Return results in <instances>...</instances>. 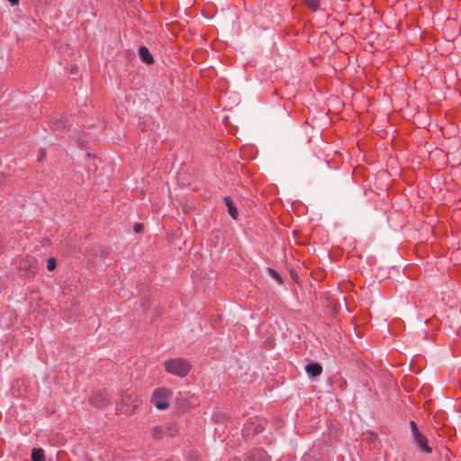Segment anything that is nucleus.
Wrapping results in <instances>:
<instances>
[{
	"instance_id": "f257e3e1",
	"label": "nucleus",
	"mask_w": 461,
	"mask_h": 461,
	"mask_svg": "<svg viewBox=\"0 0 461 461\" xmlns=\"http://www.w3.org/2000/svg\"><path fill=\"white\" fill-rule=\"evenodd\" d=\"M163 366L168 374L181 378L185 377L192 367L190 362L183 357L170 358L163 363Z\"/></svg>"
},
{
	"instance_id": "f03ea898",
	"label": "nucleus",
	"mask_w": 461,
	"mask_h": 461,
	"mask_svg": "<svg viewBox=\"0 0 461 461\" xmlns=\"http://www.w3.org/2000/svg\"><path fill=\"white\" fill-rule=\"evenodd\" d=\"M141 400L137 393L131 390L123 391L121 394V403L117 405V409L126 415H131L140 406Z\"/></svg>"
},
{
	"instance_id": "7ed1b4c3",
	"label": "nucleus",
	"mask_w": 461,
	"mask_h": 461,
	"mask_svg": "<svg viewBox=\"0 0 461 461\" xmlns=\"http://www.w3.org/2000/svg\"><path fill=\"white\" fill-rule=\"evenodd\" d=\"M179 427L176 422L170 421L165 424L152 427L150 433L154 440H161L165 438H173L178 433Z\"/></svg>"
},
{
	"instance_id": "20e7f679",
	"label": "nucleus",
	"mask_w": 461,
	"mask_h": 461,
	"mask_svg": "<svg viewBox=\"0 0 461 461\" xmlns=\"http://www.w3.org/2000/svg\"><path fill=\"white\" fill-rule=\"evenodd\" d=\"M172 395V391L166 387L157 388L151 396V402L158 410H167L169 407L168 399Z\"/></svg>"
},
{
	"instance_id": "39448f33",
	"label": "nucleus",
	"mask_w": 461,
	"mask_h": 461,
	"mask_svg": "<svg viewBox=\"0 0 461 461\" xmlns=\"http://www.w3.org/2000/svg\"><path fill=\"white\" fill-rule=\"evenodd\" d=\"M89 403L97 408H104L110 404V399L104 392H94L89 397Z\"/></svg>"
},
{
	"instance_id": "423d86ee",
	"label": "nucleus",
	"mask_w": 461,
	"mask_h": 461,
	"mask_svg": "<svg viewBox=\"0 0 461 461\" xmlns=\"http://www.w3.org/2000/svg\"><path fill=\"white\" fill-rule=\"evenodd\" d=\"M414 442L417 447L427 454L431 453V448L428 444V439L420 432L413 436Z\"/></svg>"
},
{
	"instance_id": "0eeeda50",
	"label": "nucleus",
	"mask_w": 461,
	"mask_h": 461,
	"mask_svg": "<svg viewBox=\"0 0 461 461\" xmlns=\"http://www.w3.org/2000/svg\"><path fill=\"white\" fill-rule=\"evenodd\" d=\"M50 126L55 131H61L67 127V120L62 114H57L50 120Z\"/></svg>"
},
{
	"instance_id": "6e6552de",
	"label": "nucleus",
	"mask_w": 461,
	"mask_h": 461,
	"mask_svg": "<svg viewBox=\"0 0 461 461\" xmlns=\"http://www.w3.org/2000/svg\"><path fill=\"white\" fill-rule=\"evenodd\" d=\"M19 268L21 270L29 269L30 274L33 276L36 272V261L32 258L22 259L19 263Z\"/></svg>"
},
{
	"instance_id": "1a4fd4ad",
	"label": "nucleus",
	"mask_w": 461,
	"mask_h": 461,
	"mask_svg": "<svg viewBox=\"0 0 461 461\" xmlns=\"http://www.w3.org/2000/svg\"><path fill=\"white\" fill-rule=\"evenodd\" d=\"M305 371L310 376L315 377L321 374L322 366L319 363H310L305 366Z\"/></svg>"
},
{
	"instance_id": "9d476101",
	"label": "nucleus",
	"mask_w": 461,
	"mask_h": 461,
	"mask_svg": "<svg viewBox=\"0 0 461 461\" xmlns=\"http://www.w3.org/2000/svg\"><path fill=\"white\" fill-rule=\"evenodd\" d=\"M248 461H268V456L262 449H255L250 453Z\"/></svg>"
},
{
	"instance_id": "9b49d317",
	"label": "nucleus",
	"mask_w": 461,
	"mask_h": 461,
	"mask_svg": "<svg viewBox=\"0 0 461 461\" xmlns=\"http://www.w3.org/2000/svg\"><path fill=\"white\" fill-rule=\"evenodd\" d=\"M139 54L143 62L146 64H152L154 62L153 56L148 50V48L141 46L139 50Z\"/></svg>"
},
{
	"instance_id": "f8f14e48",
	"label": "nucleus",
	"mask_w": 461,
	"mask_h": 461,
	"mask_svg": "<svg viewBox=\"0 0 461 461\" xmlns=\"http://www.w3.org/2000/svg\"><path fill=\"white\" fill-rule=\"evenodd\" d=\"M226 206L228 207L229 214L231 216L232 219H237L238 217V210L236 206L234 205L233 201L230 197L225 196L223 199Z\"/></svg>"
},
{
	"instance_id": "ddd939ff",
	"label": "nucleus",
	"mask_w": 461,
	"mask_h": 461,
	"mask_svg": "<svg viewBox=\"0 0 461 461\" xmlns=\"http://www.w3.org/2000/svg\"><path fill=\"white\" fill-rule=\"evenodd\" d=\"M32 461H45L44 451L41 448H33L32 452Z\"/></svg>"
},
{
	"instance_id": "4468645a",
	"label": "nucleus",
	"mask_w": 461,
	"mask_h": 461,
	"mask_svg": "<svg viewBox=\"0 0 461 461\" xmlns=\"http://www.w3.org/2000/svg\"><path fill=\"white\" fill-rule=\"evenodd\" d=\"M303 2L312 11H317L320 7V0H303Z\"/></svg>"
},
{
	"instance_id": "2eb2a0df",
	"label": "nucleus",
	"mask_w": 461,
	"mask_h": 461,
	"mask_svg": "<svg viewBox=\"0 0 461 461\" xmlns=\"http://www.w3.org/2000/svg\"><path fill=\"white\" fill-rule=\"evenodd\" d=\"M267 272L269 274V276L274 278L276 282H278L279 284H282L283 283V279L281 277V276L273 268L271 267H267Z\"/></svg>"
},
{
	"instance_id": "dca6fc26",
	"label": "nucleus",
	"mask_w": 461,
	"mask_h": 461,
	"mask_svg": "<svg viewBox=\"0 0 461 461\" xmlns=\"http://www.w3.org/2000/svg\"><path fill=\"white\" fill-rule=\"evenodd\" d=\"M57 267V261L54 258H49L47 259V269L49 271H53Z\"/></svg>"
},
{
	"instance_id": "f3484780",
	"label": "nucleus",
	"mask_w": 461,
	"mask_h": 461,
	"mask_svg": "<svg viewBox=\"0 0 461 461\" xmlns=\"http://www.w3.org/2000/svg\"><path fill=\"white\" fill-rule=\"evenodd\" d=\"M410 426H411V433H412V436L420 433L419 429H418V427H417V424L415 423V421L411 420L410 422Z\"/></svg>"
},
{
	"instance_id": "a211bd4d",
	"label": "nucleus",
	"mask_w": 461,
	"mask_h": 461,
	"mask_svg": "<svg viewBox=\"0 0 461 461\" xmlns=\"http://www.w3.org/2000/svg\"><path fill=\"white\" fill-rule=\"evenodd\" d=\"M144 227L141 223H136L133 227V230L136 233H140L143 230Z\"/></svg>"
},
{
	"instance_id": "6ab92c4d",
	"label": "nucleus",
	"mask_w": 461,
	"mask_h": 461,
	"mask_svg": "<svg viewBox=\"0 0 461 461\" xmlns=\"http://www.w3.org/2000/svg\"><path fill=\"white\" fill-rule=\"evenodd\" d=\"M12 5H15L19 3V0H8Z\"/></svg>"
}]
</instances>
